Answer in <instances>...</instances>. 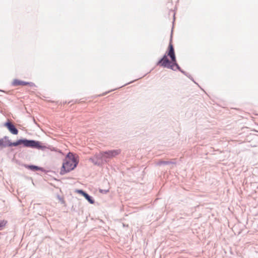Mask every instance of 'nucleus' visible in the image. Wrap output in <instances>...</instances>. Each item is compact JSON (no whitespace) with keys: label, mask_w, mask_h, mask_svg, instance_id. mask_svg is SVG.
Wrapping results in <instances>:
<instances>
[{"label":"nucleus","mask_w":258,"mask_h":258,"mask_svg":"<svg viewBox=\"0 0 258 258\" xmlns=\"http://www.w3.org/2000/svg\"><path fill=\"white\" fill-rule=\"evenodd\" d=\"M9 137L5 136L4 138L0 139V147L1 149L9 146Z\"/></svg>","instance_id":"8"},{"label":"nucleus","mask_w":258,"mask_h":258,"mask_svg":"<svg viewBox=\"0 0 258 258\" xmlns=\"http://www.w3.org/2000/svg\"><path fill=\"white\" fill-rule=\"evenodd\" d=\"M175 163L172 161H160L157 163V165H169V164H175Z\"/></svg>","instance_id":"10"},{"label":"nucleus","mask_w":258,"mask_h":258,"mask_svg":"<svg viewBox=\"0 0 258 258\" xmlns=\"http://www.w3.org/2000/svg\"><path fill=\"white\" fill-rule=\"evenodd\" d=\"M174 55H175V53H174V48H173V45L172 44L171 42H170L169 44L168 51L167 53V55L169 56H171Z\"/></svg>","instance_id":"9"},{"label":"nucleus","mask_w":258,"mask_h":258,"mask_svg":"<svg viewBox=\"0 0 258 258\" xmlns=\"http://www.w3.org/2000/svg\"><path fill=\"white\" fill-rule=\"evenodd\" d=\"M78 164V161L75 155L71 152H69L63 160L60 174L63 175L74 169Z\"/></svg>","instance_id":"2"},{"label":"nucleus","mask_w":258,"mask_h":258,"mask_svg":"<svg viewBox=\"0 0 258 258\" xmlns=\"http://www.w3.org/2000/svg\"><path fill=\"white\" fill-rule=\"evenodd\" d=\"M29 85L30 86H33L34 84L33 83H29L27 82H24L22 81H20L17 79L14 80L13 82V85L15 86H19V85Z\"/></svg>","instance_id":"7"},{"label":"nucleus","mask_w":258,"mask_h":258,"mask_svg":"<svg viewBox=\"0 0 258 258\" xmlns=\"http://www.w3.org/2000/svg\"><path fill=\"white\" fill-rule=\"evenodd\" d=\"M7 223V221L5 220H0V230L2 229L3 227L6 226Z\"/></svg>","instance_id":"13"},{"label":"nucleus","mask_w":258,"mask_h":258,"mask_svg":"<svg viewBox=\"0 0 258 258\" xmlns=\"http://www.w3.org/2000/svg\"><path fill=\"white\" fill-rule=\"evenodd\" d=\"M26 167L32 170H40L41 168L35 165H27Z\"/></svg>","instance_id":"12"},{"label":"nucleus","mask_w":258,"mask_h":258,"mask_svg":"<svg viewBox=\"0 0 258 258\" xmlns=\"http://www.w3.org/2000/svg\"><path fill=\"white\" fill-rule=\"evenodd\" d=\"M158 65H160L164 68L174 70V66H175L177 69L180 71L182 73L186 75V73L184 71L181 70L180 68L176 62L174 64H171V61L168 59L166 54H165L163 57L158 62Z\"/></svg>","instance_id":"3"},{"label":"nucleus","mask_w":258,"mask_h":258,"mask_svg":"<svg viewBox=\"0 0 258 258\" xmlns=\"http://www.w3.org/2000/svg\"><path fill=\"white\" fill-rule=\"evenodd\" d=\"M7 127L8 130L13 135H17L18 130L15 126L10 121H8L5 123L4 125Z\"/></svg>","instance_id":"6"},{"label":"nucleus","mask_w":258,"mask_h":258,"mask_svg":"<svg viewBox=\"0 0 258 258\" xmlns=\"http://www.w3.org/2000/svg\"><path fill=\"white\" fill-rule=\"evenodd\" d=\"M9 146H17L22 144L24 147H30L32 148L37 149L39 150H44L48 149L46 146L42 145L41 142L35 140L24 139H20L16 142H11L9 140Z\"/></svg>","instance_id":"1"},{"label":"nucleus","mask_w":258,"mask_h":258,"mask_svg":"<svg viewBox=\"0 0 258 258\" xmlns=\"http://www.w3.org/2000/svg\"><path fill=\"white\" fill-rule=\"evenodd\" d=\"M171 58V61L172 62L173 64H174L175 62H176V57L175 55H172L171 56H169Z\"/></svg>","instance_id":"14"},{"label":"nucleus","mask_w":258,"mask_h":258,"mask_svg":"<svg viewBox=\"0 0 258 258\" xmlns=\"http://www.w3.org/2000/svg\"><path fill=\"white\" fill-rule=\"evenodd\" d=\"M94 165L101 166L105 163L104 161V155L103 152H101L98 154H95L93 157H91L89 159Z\"/></svg>","instance_id":"5"},{"label":"nucleus","mask_w":258,"mask_h":258,"mask_svg":"<svg viewBox=\"0 0 258 258\" xmlns=\"http://www.w3.org/2000/svg\"><path fill=\"white\" fill-rule=\"evenodd\" d=\"M76 192L77 193L81 194L83 196H84V194L86 193V192H85L84 191H83V190H81V189H78L76 190Z\"/></svg>","instance_id":"15"},{"label":"nucleus","mask_w":258,"mask_h":258,"mask_svg":"<svg viewBox=\"0 0 258 258\" xmlns=\"http://www.w3.org/2000/svg\"><path fill=\"white\" fill-rule=\"evenodd\" d=\"M84 197L90 204H93L94 203V201L92 198L86 192L84 194Z\"/></svg>","instance_id":"11"},{"label":"nucleus","mask_w":258,"mask_h":258,"mask_svg":"<svg viewBox=\"0 0 258 258\" xmlns=\"http://www.w3.org/2000/svg\"><path fill=\"white\" fill-rule=\"evenodd\" d=\"M1 149V148L0 147V150Z\"/></svg>","instance_id":"16"},{"label":"nucleus","mask_w":258,"mask_h":258,"mask_svg":"<svg viewBox=\"0 0 258 258\" xmlns=\"http://www.w3.org/2000/svg\"><path fill=\"white\" fill-rule=\"evenodd\" d=\"M103 153L104 155V161L107 163L109 162L111 159L120 154L121 150L120 149L111 150L103 151Z\"/></svg>","instance_id":"4"}]
</instances>
